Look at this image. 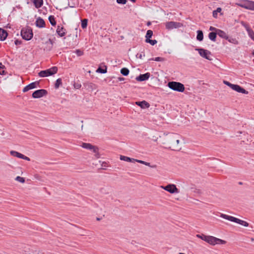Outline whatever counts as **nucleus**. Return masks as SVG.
<instances>
[{"label":"nucleus","mask_w":254,"mask_h":254,"mask_svg":"<svg viewBox=\"0 0 254 254\" xmlns=\"http://www.w3.org/2000/svg\"><path fill=\"white\" fill-rule=\"evenodd\" d=\"M5 66L2 64L1 63H0V74L4 75L5 74V71L4 70Z\"/></svg>","instance_id":"36"},{"label":"nucleus","mask_w":254,"mask_h":254,"mask_svg":"<svg viewBox=\"0 0 254 254\" xmlns=\"http://www.w3.org/2000/svg\"><path fill=\"white\" fill-rule=\"evenodd\" d=\"M207 236L206 235H203V234H201V235H199V234H197L196 235V237L198 238H200L201 239V240L204 241L205 242V239L207 238Z\"/></svg>","instance_id":"39"},{"label":"nucleus","mask_w":254,"mask_h":254,"mask_svg":"<svg viewBox=\"0 0 254 254\" xmlns=\"http://www.w3.org/2000/svg\"><path fill=\"white\" fill-rule=\"evenodd\" d=\"M56 32L60 37H63L65 34V29L63 26L59 25L57 27Z\"/></svg>","instance_id":"17"},{"label":"nucleus","mask_w":254,"mask_h":254,"mask_svg":"<svg viewBox=\"0 0 254 254\" xmlns=\"http://www.w3.org/2000/svg\"><path fill=\"white\" fill-rule=\"evenodd\" d=\"M230 43H233L235 45H238L239 44L238 41L236 38H233L231 37H229L228 36V39H227Z\"/></svg>","instance_id":"31"},{"label":"nucleus","mask_w":254,"mask_h":254,"mask_svg":"<svg viewBox=\"0 0 254 254\" xmlns=\"http://www.w3.org/2000/svg\"><path fill=\"white\" fill-rule=\"evenodd\" d=\"M168 86L171 89L178 92H183L185 90L184 85L178 82L170 81L168 83Z\"/></svg>","instance_id":"3"},{"label":"nucleus","mask_w":254,"mask_h":254,"mask_svg":"<svg viewBox=\"0 0 254 254\" xmlns=\"http://www.w3.org/2000/svg\"><path fill=\"white\" fill-rule=\"evenodd\" d=\"M97 219L98 220H100V219H99V218H97Z\"/></svg>","instance_id":"58"},{"label":"nucleus","mask_w":254,"mask_h":254,"mask_svg":"<svg viewBox=\"0 0 254 254\" xmlns=\"http://www.w3.org/2000/svg\"><path fill=\"white\" fill-rule=\"evenodd\" d=\"M31 1L34 3L35 7L37 8L41 7L43 4V0H31Z\"/></svg>","instance_id":"21"},{"label":"nucleus","mask_w":254,"mask_h":254,"mask_svg":"<svg viewBox=\"0 0 254 254\" xmlns=\"http://www.w3.org/2000/svg\"><path fill=\"white\" fill-rule=\"evenodd\" d=\"M129 70L126 67L122 68L121 69V73L124 76H127L129 73Z\"/></svg>","instance_id":"29"},{"label":"nucleus","mask_w":254,"mask_h":254,"mask_svg":"<svg viewBox=\"0 0 254 254\" xmlns=\"http://www.w3.org/2000/svg\"><path fill=\"white\" fill-rule=\"evenodd\" d=\"M217 35V32H211L208 34V38L210 40L213 42L216 41V36Z\"/></svg>","instance_id":"22"},{"label":"nucleus","mask_w":254,"mask_h":254,"mask_svg":"<svg viewBox=\"0 0 254 254\" xmlns=\"http://www.w3.org/2000/svg\"><path fill=\"white\" fill-rule=\"evenodd\" d=\"M220 216L224 219H227L232 222H234L245 227H248L249 226V223L247 222L231 216L221 213Z\"/></svg>","instance_id":"2"},{"label":"nucleus","mask_w":254,"mask_h":254,"mask_svg":"<svg viewBox=\"0 0 254 254\" xmlns=\"http://www.w3.org/2000/svg\"><path fill=\"white\" fill-rule=\"evenodd\" d=\"M217 30H219V29H217L214 27H212V26H210V28H209V30L210 31H214L215 32H217Z\"/></svg>","instance_id":"45"},{"label":"nucleus","mask_w":254,"mask_h":254,"mask_svg":"<svg viewBox=\"0 0 254 254\" xmlns=\"http://www.w3.org/2000/svg\"><path fill=\"white\" fill-rule=\"evenodd\" d=\"M117 2L119 4H125L127 2V0H117Z\"/></svg>","instance_id":"43"},{"label":"nucleus","mask_w":254,"mask_h":254,"mask_svg":"<svg viewBox=\"0 0 254 254\" xmlns=\"http://www.w3.org/2000/svg\"><path fill=\"white\" fill-rule=\"evenodd\" d=\"M75 53L78 56H81L83 55V52L80 50H76Z\"/></svg>","instance_id":"41"},{"label":"nucleus","mask_w":254,"mask_h":254,"mask_svg":"<svg viewBox=\"0 0 254 254\" xmlns=\"http://www.w3.org/2000/svg\"><path fill=\"white\" fill-rule=\"evenodd\" d=\"M48 92L45 89H39L35 91L32 93V97L34 98H39L47 94Z\"/></svg>","instance_id":"11"},{"label":"nucleus","mask_w":254,"mask_h":254,"mask_svg":"<svg viewBox=\"0 0 254 254\" xmlns=\"http://www.w3.org/2000/svg\"><path fill=\"white\" fill-rule=\"evenodd\" d=\"M179 142V135L176 133H170L166 136L164 144H166L169 148L178 151L181 149Z\"/></svg>","instance_id":"1"},{"label":"nucleus","mask_w":254,"mask_h":254,"mask_svg":"<svg viewBox=\"0 0 254 254\" xmlns=\"http://www.w3.org/2000/svg\"><path fill=\"white\" fill-rule=\"evenodd\" d=\"M21 35L25 40H30L33 37L32 30L31 28H23L21 30Z\"/></svg>","instance_id":"7"},{"label":"nucleus","mask_w":254,"mask_h":254,"mask_svg":"<svg viewBox=\"0 0 254 254\" xmlns=\"http://www.w3.org/2000/svg\"><path fill=\"white\" fill-rule=\"evenodd\" d=\"M146 43L150 44L151 45H154L157 43V41L156 40H150L148 39V40H145Z\"/></svg>","instance_id":"38"},{"label":"nucleus","mask_w":254,"mask_h":254,"mask_svg":"<svg viewBox=\"0 0 254 254\" xmlns=\"http://www.w3.org/2000/svg\"><path fill=\"white\" fill-rule=\"evenodd\" d=\"M15 180L22 183H24L25 182L24 178L21 177L20 176L16 177V178H15Z\"/></svg>","instance_id":"40"},{"label":"nucleus","mask_w":254,"mask_h":254,"mask_svg":"<svg viewBox=\"0 0 254 254\" xmlns=\"http://www.w3.org/2000/svg\"><path fill=\"white\" fill-rule=\"evenodd\" d=\"M196 50L198 51L199 55L202 57L210 61L212 60L210 57V55H211V52L210 51L203 49H196Z\"/></svg>","instance_id":"12"},{"label":"nucleus","mask_w":254,"mask_h":254,"mask_svg":"<svg viewBox=\"0 0 254 254\" xmlns=\"http://www.w3.org/2000/svg\"><path fill=\"white\" fill-rule=\"evenodd\" d=\"M62 84V79L60 78L57 79L56 83L55 84V88L56 89H58L59 88L60 86Z\"/></svg>","instance_id":"30"},{"label":"nucleus","mask_w":254,"mask_h":254,"mask_svg":"<svg viewBox=\"0 0 254 254\" xmlns=\"http://www.w3.org/2000/svg\"><path fill=\"white\" fill-rule=\"evenodd\" d=\"M102 166L103 167H107V163H105V162H104V163H103L102 164Z\"/></svg>","instance_id":"50"},{"label":"nucleus","mask_w":254,"mask_h":254,"mask_svg":"<svg viewBox=\"0 0 254 254\" xmlns=\"http://www.w3.org/2000/svg\"><path fill=\"white\" fill-rule=\"evenodd\" d=\"M8 34L6 30L0 28V40L4 41L7 37Z\"/></svg>","instance_id":"19"},{"label":"nucleus","mask_w":254,"mask_h":254,"mask_svg":"<svg viewBox=\"0 0 254 254\" xmlns=\"http://www.w3.org/2000/svg\"><path fill=\"white\" fill-rule=\"evenodd\" d=\"M179 254H184V253H179Z\"/></svg>","instance_id":"57"},{"label":"nucleus","mask_w":254,"mask_h":254,"mask_svg":"<svg viewBox=\"0 0 254 254\" xmlns=\"http://www.w3.org/2000/svg\"><path fill=\"white\" fill-rule=\"evenodd\" d=\"M224 83L225 85H227V86H229L232 89V87H233V86L234 84L231 83L230 82L227 81H224Z\"/></svg>","instance_id":"42"},{"label":"nucleus","mask_w":254,"mask_h":254,"mask_svg":"<svg viewBox=\"0 0 254 254\" xmlns=\"http://www.w3.org/2000/svg\"><path fill=\"white\" fill-rule=\"evenodd\" d=\"M251 241H254V238H251Z\"/></svg>","instance_id":"53"},{"label":"nucleus","mask_w":254,"mask_h":254,"mask_svg":"<svg viewBox=\"0 0 254 254\" xmlns=\"http://www.w3.org/2000/svg\"><path fill=\"white\" fill-rule=\"evenodd\" d=\"M247 31L250 37H251L252 39H253L254 38V31L249 27L247 28Z\"/></svg>","instance_id":"28"},{"label":"nucleus","mask_w":254,"mask_h":254,"mask_svg":"<svg viewBox=\"0 0 254 254\" xmlns=\"http://www.w3.org/2000/svg\"><path fill=\"white\" fill-rule=\"evenodd\" d=\"M81 146L85 149L92 150L95 153V156L97 158H99L100 157L99 148L98 147L92 145L91 144L89 143H82Z\"/></svg>","instance_id":"6"},{"label":"nucleus","mask_w":254,"mask_h":254,"mask_svg":"<svg viewBox=\"0 0 254 254\" xmlns=\"http://www.w3.org/2000/svg\"><path fill=\"white\" fill-rule=\"evenodd\" d=\"M118 79L119 81H123V80H124L125 78L122 77H119L118 78Z\"/></svg>","instance_id":"49"},{"label":"nucleus","mask_w":254,"mask_h":254,"mask_svg":"<svg viewBox=\"0 0 254 254\" xmlns=\"http://www.w3.org/2000/svg\"><path fill=\"white\" fill-rule=\"evenodd\" d=\"M49 20L52 25L55 26L56 25V21L55 20L54 16H53V15L49 16Z\"/></svg>","instance_id":"27"},{"label":"nucleus","mask_w":254,"mask_h":254,"mask_svg":"<svg viewBox=\"0 0 254 254\" xmlns=\"http://www.w3.org/2000/svg\"><path fill=\"white\" fill-rule=\"evenodd\" d=\"M133 161L134 162H138V163H141V164H144L146 166H150V163H148V162H145V161H142V160H137V159H133Z\"/></svg>","instance_id":"33"},{"label":"nucleus","mask_w":254,"mask_h":254,"mask_svg":"<svg viewBox=\"0 0 254 254\" xmlns=\"http://www.w3.org/2000/svg\"><path fill=\"white\" fill-rule=\"evenodd\" d=\"M161 188L171 193H178L179 192L176 185L174 184H169L165 187L161 186Z\"/></svg>","instance_id":"10"},{"label":"nucleus","mask_w":254,"mask_h":254,"mask_svg":"<svg viewBox=\"0 0 254 254\" xmlns=\"http://www.w3.org/2000/svg\"><path fill=\"white\" fill-rule=\"evenodd\" d=\"M120 159L121 160L125 161H127V162H134L133 161V159H134L133 158H129L128 157L125 156H123V155H121L120 156Z\"/></svg>","instance_id":"26"},{"label":"nucleus","mask_w":254,"mask_h":254,"mask_svg":"<svg viewBox=\"0 0 254 254\" xmlns=\"http://www.w3.org/2000/svg\"><path fill=\"white\" fill-rule=\"evenodd\" d=\"M36 26L39 28H43L45 26V22L43 18L39 17L35 22Z\"/></svg>","instance_id":"16"},{"label":"nucleus","mask_w":254,"mask_h":254,"mask_svg":"<svg viewBox=\"0 0 254 254\" xmlns=\"http://www.w3.org/2000/svg\"><path fill=\"white\" fill-rule=\"evenodd\" d=\"M105 69H103L101 67H99L97 69L96 72H99V73H106L107 72V66H105Z\"/></svg>","instance_id":"35"},{"label":"nucleus","mask_w":254,"mask_h":254,"mask_svg":"<svg viewBox=\"0 0 254 254\" xmlns=\"http://www.w3.org/2000/svg\"><path fill=\"white\" fill-rule=\"evenodd\" d=\"M152 35H153V31L151 30H147V32H146V36H145V37H146L145 40H148V39H150V38H151Z\"/></svg>","instance_id":"32"},{"label":"nucleus","mask_w":254,"mask_h":254,"mask_svg":"<svg viewBox=\"0 0 254 254\" xmlns=\"http://www.w3.org/2000/svg\"><path fill=\"white\" fill-rule=\"evenodd\" d=\"M21 41H19L18 40H16L15 41H14V43L16 45H20L21 44Z\"/></svg>","instance_id":"46"},{"label":"nucleus","mask_w":254,"mask_h":254,"mask_svg":"<svg viewBox=\"0 0 254 254\" xmlns=\"http://www.w3.org/2000/svg\"><path fill=\"white\" fill-rule=\"evenodd\" d=\"M232 89L239 93L243 94H248L249 93L248 91L246 90L244 88L237 84L234 85L233 87H232Z\"/></svg>","instance_id":"15"},{"label":"nucleus","mask_w":254,"mask_h":254,"mask_svg":"<svg viewBox=\"0 0 254 254\" xmlns=\"http://www.w3.org/2000/svg\"><path fill=\"white\" fill-rule=\"evenodd\" d=\"M130 0L132 1V2H134L135 1V0Z\"/></svg>","instance_id":"54"},{"label":"nucleus","mask_w":254,"mask_h":254,"mask_svg":"<svg viewBox=\"0 0 254 254\" xmlns=\"http://www.w3.org/2000/svg\"><path fill=\"white\" fill-rule=\"evenodd\" d=\"M90 85L91 87H92L93 86H94V84H93V83H90Z\"/></svg>","instance_id":"52"},{"label":"nucleus","mask_w":254,"mask_h":254,"mask_svg":"<svg viewBox=\"0 0 254 254\" xmlns=\"http://www.w3.org/2000/svg\"><path fill=\"white\" fill-rule=\"evenodd\" d=\"M150 60L155 61L156 62H163L164 61V59L161 57H156L155 58H152Z\"/></svg>","instance_id":"37"},{"label":"nucleus","mask_w":254,"mask_h":254,"mask_svg":"<svg viewBox=\"0 0 254 254\" xmlns=\"http://www.w3.org/2000/svg\"><path fill=\"white\" fill-rule=\"evenodd\" d=\"M239 184H240V185H242V182H240V183H239Z\"/></svg>","instance_id":"56"},{"label":"nucleus","mask_w":254,"mask_h":254,"mask_svg":"<svg viewBox=\"0 0 254 254\" xmlns=\"http://www.w3.org/2000/svg\"><path fill=\"white\" fill-rule=\"evenodd\" d=\"M81 87V85L80 84H75L74 85V87L76 89H79V88H80Z\"/></svg>","instance_id":"48"},{"label":"nucleus","mask_w":254,"mask_h":254,"mask_svg":"<svg viewBox=\"0 0 254 254\" xmlns=\"http://www.w3.org/2000/svg\"><path fill=\"white\" fill-rule=\"evenodd\" d=\"M203 39V34L201 30H198L197 31L196 39L199 41H202Z\"/></svg>","instance_id":"23"},{"label":"nucleus","mask_w":254,"mask_h":254,"mask_svg":"<svg viewBox=\"0 0 254 254\" xmlns=\"http://www.w3.org/2000/svg\"><path fill=\"white\" fill-rule=\"evenodd\" d=\"M205 239L206 242L213 246H214L216 244L224 245L227 243L226 241L212 236H207V238Z\"/></svg>","instance_id":"4"},{"label":"nucleus","mask_w":254,"mask_h":254,"mask_svg":"<svg viewBox=\"0 0 254 254\" xmlns=\"http://www.w3.org/2000/svg\"><path fill=\"white\" fill-rule=\"evenodd\" d=\"M10 153L11 155H12L14 157L19 158H22V157H23V154H22L21 153H20L17 151H13V150L11 151L10 152Z\"/></svg>","instance_id":"24"},{"label":"nucleus","mask_w":254,"mask_h":254,"mask_svg":"<svg viewBox=\"0 0 254 254\" xmlns=\"http://www.w3.org/2000/svg\"><path fill=\"white\" fill-rule=\"evenodd\" d=\"M217 35L221 38L225 39L226 40L228 39V36L226 33L220 29L217 30Z\"/></svg>","instance_id":"20"},{"label":"nucleus","mask_w":254,"mask_h":254,"mask_svg":"<svg viewBox=\"0 0 254 254\" xmlns=\"http://www.w3.org/2000/svg\"><path fill=\"white\" fill-rule=\"evenodd\" d=\"M222 11V9L221 7H218L216 10H215L213 11V16L214 18L217 17L218 13H220L221 15H222L223 14L221 13Z\"/></svg>","instance_id":"25"},{"label":"nucleus","mask_w":254,"mask_h":254,"mask_svg":"<svg viewBox=\"0 0 254 254\" xmlns=\"http://www.w3.org/2000/svg\"><path fill=\"white\" fill-rule=\"evenodd\" d=\"M87 21L88 20L87 19H84L81 20V27L83 29L86 28L87 27Z\"/></svg>","instance_id":"34"},{"label":"nucleus","mask_w":254,"mask_h":254,"mask_svg":"<svg viewBox=\"0 0 254 254\" xmlns=\"http://www.w3.org/2000/svg\"><path fill=\"white\" fill-rule=\"evenodd\" d=\"M49 41L50 42V43H51L52 44H53V42H52V40L51 39H49Z\"/></svg>","instance_id":"51"},{"label":"nucleus","mask_w":254,"mask_h":254,"mask_svg":"<svg viewBox=\"0 0 254 254\" xmlns=\"http://www.w3.org/2000/svg\"><path fill=\"white\" fill-rule=\"evenodd\" d=\"M183 26L181 23L174 21L167 22L165 23L166 28L168 30H171L174 28H178Z\"/></svg>","instance_id":"9"},{"label":"nucleus","mask_w":254,"mask_h":254,"mask_svg":"<svg viewBox=\"0 0 254 254\" xmlns=\"http://www.w3.org/2000/svg\"><path fill=\"white\" fill-rule=\"evenodd\" d=\"M144 56H145V54H144V53H142V52L141 53H140L139 54H138L137 55V57L138 58L140 59H141L142 58V57H144Z\"/></svg>","instance_id":"44"},{"label":"nucleus","mask_w":254,"mask_h":254,"mask_svg":"<svg viewBox=\"0 0 254 254\" xmlns=\"http://www.w3.org/2000/svg\"><path fill=\"white\" fill-rule=\"evenodd\" d=\"M136 104L143 109L148 108L150 106L149 104L145 101L136 102Z\"/></svg>","instance_id":"18"},{"label":"nucleus","mask_w":254,"mask_h":254,"mask_svg":"<svg viewBox=\"0 0 254 254\" xmlns=\"http://www.w3.org/2000/svg\"><path fill=\"white\" fill-rule=\"evenodd\" d=\"M57 71L58 67L57 66H53L49 69L41 70L38 73V75L41 77H47L56 73Z\"/></svg>","instance_id":"5"},{"label":"nucleus","mask_w":254,"mask_h":254,"mask_svg":"<svg viewBox=\"0 0 254 254\" xmlns=\"http://www.w3.org/2000/svg\"><path fill=\"white\" fill-rule=\"evenodd\" d=\"M39 85L38 82H34L30 83L28 85L26 86L23 89V92H26L28 91V90L30 89H34L37 87V85Z\"/></svg>","instance_id":"13"},{"label":"nucleus","mask_w":254,"mask_h":254,"mask_svg":"<svg viewBox=\"0 0 254 254\" xmlns=\"http://www.w3.org/2000/svg\"><path fill=\"white\" fill-rule=\"evenodd\" d=\"M237 4L241 7L254 10V1H253L245 0L237 3Z\"/></svg>","instance_id":"8"},{"label":"nucleus","mask_w":254,"mask_h":254,"mask_svg":"<svg viewBox=\"0 0 254 254\" xmlns=\"http://www.w3.org/2000/svg\"><path fill=\"white\" fill-rule=\"evenodd\" d=\"M150 76V73L147 72L144 74H140L136 77V80L138 81H143L147 80Z\"/></svg>","instance_id":"14"},{"label":"nucleus","mask_w":254,"mask_h":254,"mask_svg":"<svg viewBox=\"0 0 254 254\" xmlns=\"http://www.w3.org/2000/svg\"><path fill=\"white\" fill-rule=\"evenodd\" d=\"M21 159H23L27 160V161H30V158L29 157H27V156H25L24 155H23V157H22Z\"/></svg>","instance_id":"47"},{"label":"nucleus","mask_w":254,"mask_h":254,"mask_svg":"<svg viewBox=\"0 0 254 254\" xmlns=\"http://www.w3.org/2000/svg\"><path fill=\"white\" fill-rule=\"evenodd\" d=\"M252 54L253 56H254V51L253 52Z\"/></svg>","instance_id":"55"}]
</instances>
